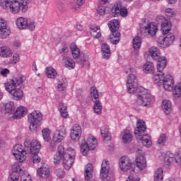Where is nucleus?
<instances>
[{"label":"nucleus","instance_id":"nucleus-20","mask_svg":"<svg viewBox=\"0 0 181 181\" xmlns=\"http://www.w3.org/2000/svg\"><path fill=\"white\" fill-rule=\"evenodd\" d=\"M37 176L42 179H49L50 177V168L47 165H43L37 169Z\"/></svg>","mask_w":181,"mask_h":181},{"label":"nucleus","instance_id":"nucleus-56","mask_svg":"<svg viewBox=\"0 0 181 181\" xmlns=\"http://www.w3.org/2000/svg\"><path fill=\"white\" fill-rule=\"evenodd\" d=\"M20 181H32V175L29 173L25 172L21 175Z\"/></svg>","mask_w":181,"mask_h":181},{"label":"nucleus","instance_id":"nucleus-63","mask_svg":"<svg viewBox=\"0 0 181 181\" xmlns=\"http://www.w3.org/2000/svg\"><path fill=\"white\" fill-rule=\"evenodd\" d=\"M84 4H86V0H76V5L78 8H81Z\"/></svg>","mask_w":181,"mask_h":181},{"label":"nucleus","instance_id":"nucleus-19","mask_svg":"<svg viewBox=\"0 0 181 181\" xmlns=\"http://www.w3.org/2000/svg\"><path fill=\"white\" fill-rule=\"evenodd\" d=\"M146 131V123H145V121L139 119L136 122V127L134 130V135L136 136V138H139L144 132Z\"/></svg>","mask_w":181,"mask_h":181},{"label":"nucleus","instance_id":"nucleus-4","mask_svg":"<svg viewBox=\"0 0 181 181\" xmlns=\"http://www.w3.org/2000/svg\"><path fill=\"white\" fill-rule=\"evenodd\" d=\"M0 6L12 15H18L21 12L26 13L29 9L27 0H0Z\"/></svg>","mask_w":181,"mask_h":181},{"label":"nucleus","instance_id":"nucleus-42","mask_svg":"<svg viewBox=\"0 0 181 181\" xmlns=\"http://www.w3.org/2000/svg\"><path fill=\"white\" fill-rule=\"evenodd\" d=\"M154 181H163V168H158L154 172Z\"/></svg>","mask_w":181,"mask_h":181},{"label":"nucleus","instance_id":"nucleus-32","mask_svg":"<svg viewBox=\"0 0 181 181\" xmlns=\"http://www.w3.org/2000/svg\"><path fill=\"white\" fill-rule=\"evenodd\" d=\"M167 91H173V97H174V98H181V82L177 83L175 85L174 83L173 89Z\"/></svg>","mask_w":181,"mask_h":181},{"label":"nucleus","instance_id":"nucleus-12","mask_svg":"<svg viewBox=\"0 0 181 181\" xmlns=\"http://www.w3.org/2000/svg\"><path fill=\"white\" fill-rule=\"evenodd\" d=\"M66 135H67V129L66 127L64 126H59L53 134L52 141L55 142V144H60V142L64 141Z\"/></svg>","mask_w":181,"mask_h":181},{"label":"nucleus","instance_id":"nucleus-46","mask_svg":"<svg viewBox=\"0 0 181 181\" xmlns=\"http://www.w3.org/2000/svg\"><path fill=\"white\" fill-rule=\"evenodd\" d=\"M93 111L97 115H101L103 114V104H101L100 100L94 102Z\"/></svg>","mask_w":181,"mask_h":181},{"label":"nucleus","instance_id":"nucleus-36","mask_svg":"<svg viewBox=\"0 0 181 181\" xmlns=\"http://www.w3.org/2000/svg\"><path fill=\"white\" fill-rule=\"evenodd\" d=\"M80 151L82 155H83V156H87V155L90 153L91 148H90L88 144H87V141H86V139H83L81 141Z\"/></svg>","mask_w":181,"mask_h":181},{"label":"nucleus","instance_id":"nucleus-10","mask_svg":"<svg viewBox=\"0 0 181 181\" xmlns=\"http://www.w3.org/2000/svg\"><path fill=\"white\" fill-rule=\"evenodd\" d=\"M173 42H175V35L172 33L161 35L157 39V44L161 49H168L173 45Z\"/></svg>","mask_w":181,"mask_h":181},{"label":"nucleus","instance_id":"nucleus-8","mask_svg":"<svg viewBox=\"0 0 181 181\" xmlns=\"http://www.w3.org/2000/svg\"><path fill=\"white\" fill-rule=\"evenodd\" d=\"M28 122H30V131L35 132L43 119V115L39 110H34L28 115Z\"/></svg>","mask_w":181,"mask_h":181},{"label":"nucleus","instance_id":"nucleus-30","mask_svg":"<svg viewBox=\"0 0 181 181\" xmlns=\"http://www.w3.org/2000/svg\"><path fill=\"white\" fill-rule=\"evenodd\" d=\"M136 138L137 139H140L144 146H146V148H151V146H152V139H151V136H149V134H141L139 137Z\"/></svg>","mask_w":181,"mask_h":181},{"label":"nucleus","instance_id":"nucleus-33","mask_svg":"<svg viewBox=\"0 0 181 181\" xmlns=\"http://www.w3.org/2000/svg\"><path fill=\"white\" fill-rule=\"evenodd\" d=\"M45 74L47 78H51L52 80H54L56 77H57V70L53 68V66H47L45 69Z\"/></svg>","mask_w":181,"mask_h":181},{"label":"nucleus","instance_id":"nucleus-34","mask_svg":"<svg viewBox=\"0 0 181 181\" xmlns=\"http://www.w3.org/2000/svg\"><path fill=\"white\" fill-rule=\"evenodd\" d=\"M143 71L146 74H153L155 73V65L151 62H146L143 66Z\"/></svg>","mask_w":181,"mask_h":181},{"label":"nucleus","instance_id":"nucleus-27","mask_svg":"<svg viewBox=\"0 0 181 181\" xmlns=\"http://www.w3.org/2000/svg\"><path fill=\"white\" fill-rule=\"evenodd\" d=\"M12 54H13V52L9 47L2 46L0 47V57L10 59V57H12Z\"/></svg>","mask_w":181,"mask_h":181},{"label":"nucleus","instance_id":"nucleus-47","mask_svg":"<svg viewBox=\"0 0 181 181\" xmlns=\"http://www.w3.org/2000/svg\"><path fill=\"white\" fill-rule=\"evenodd\" d=\"M100 134L103 139H105V141H111V134H110V132L108 131V128H107V127L103 126L101 127Z\"/></svg>","mask_w":181,"mask_h":181},{"label":"nucleus","instance_id":"nucleus-53","mask_svg":"<svg viewBox=\"0 0 181 181\" xmlns=\"http://www.w3.org/2000/svg\"><path fill=\"white\" fill-rule=\"evenodd\" d=\"M26 29H28V30L33 32V30L36 29V21L33 20H28Z\"/></svg>","mask_w":181,"mask_h":181},{"label":"nucleus","instance_id":"nucleus-58","mask_svg":"<svg viewBox=\"0 0 181 181\" xmlns=\"http://www.w3.org/2000/svg\"><path fill=\"white\" fill-rule=\"evenodd\" d=\"M57 177H59V179H63V177H64L66 176V173L64 172V170L63 169H57L55 172Z\"/></svg>","mask_w":181,"mask_h":181},{"label":"nucleus","instance_id":"nucleus-50","mask_svg":"<svg viewBox=\"0 0 181 181\" xmlns=\"http://www.w3.org/2000/svg\"><path fill=\"white\" fill-rule=\"evenodd\" d=\"M11 57V58H10L9 59V63L11 64H18V63L21 62V55L18 52H16L13 54H12V57Z\"/></svg>","mask_w":181,"mask_h":181},{"label":"nucleus","instance_id":"nucleus-6","mask_svg":"<svg viewBox=\"0 0 181 181\" xmlns=\"http://www.w3.org/2000/svg\"><path fill=\"white\" fill-rule=\"evenodd\" d=\"M139 29L144 36H151L155 37L159 31L158 24L154 22L144 21L139 24Z\"/></svg>","mask_w":181,"mask_h":181},{"label":"nucleus","instance_id":"nucleus-44","mask_svg":"<svg viewBox=\"0 0 181 181\" xmlns=\"http://www.w3.org/2000/svg\"><path fill=\"white\" fill-rule=\"evenodd\" d=\"M58 108L62 118H67L69 117V112H67V105L66 104L60 103Z\"/></svg>","mask_w":181,"mask_h":181},{"label":"nucleus","instance_id":"nucleus-3","mask_svg":"<svg viewBox=\"0 0 181 181\" xmlns=\"http://www.w3.org/2000/svg\"><path fill=\"white\" fill-rule=\"evenodd\" d=\"M76 159V150L71 147H69L64 150V146H59L57 153L54 156V165H59L60 160H62L64 168L69 170L71 169L73 163Z\"/></svg>","mask_w":181,"mask_h":181},{"label":"nucleus","instance_id":"nucleus-41","mask_svg":"<svg viewBox=\"0 0 181 181\" xmlns=\"http://www.w3.org/2000/svg\"><path fill=\"white\" fill-rule=\"evenodd\" d=\"M6 114H13L15 111V103L8 101L4 104Z\"/></svg>","mask_w":181,"mask_h":181},{"label":"nucleus","instance_id":"nucleus-1","mask_svg":"<svg viewBox=\"0 0 181 181\" xmlns=\"http://www.w3.org/2000/svg\"><path fill=\"white\" fill-rule=\"evenodd\" d=\"M135 69L133 68H129L126 70L127 76V90L129 94H135V105L136 107H149L152 103V95H151V91L149 90L139 86L138 87V78L134 74Z\"/></svg>","mask_w":181,"mask_h":181},{"label":"nucleus","instance_id":"nucleus-17","mask_svg":"<svg viewBox=\"0 0 181 181\" xmlns=\"http://www.w3.org/2000/svg\"><path fill=\"white\" fill-rule=\"evenodd\" d=\"M11 35V29L8 27L6 20L0 18V38L6 39Z\"/></svg>","mask_w":181,"mask_h":181},{"label":"nucleus","instance_id":"nucleus-11","mask_svg":"<svg viewBox=\"0 0 181 181\" xmlns=\"http://www.w3.org/2000/svg\"><path fill=\"white\" fill-rule=\"evenodd\" d=\"M111 13L112 16H122L125 18L128 16V10L125 7H122L121 1H117L111 8Z\"/></svg>","mask_w":181,"mask_h":181},{"label":"nucleus","instance_id":"nucleus-7","mask_svg":"<svg viewBox=\"0 0 181 181\" xmlns=\"http://www.w3.org/2000/svg\"><path fill=\"white\" fill-rule=\"evenodd\" d=\"M25 81H26V76L23 75L7 79L4 83L5 90L7 93H11L18 87H22Z\"/></svg>","mask_w":181,"mask_h":181},{"label":"nucleus","instance_id":"nucleus-13","mask_svg":"<svg viewBox=\"0 0 181 181\" xmlns=\"http://www.w3.org/2000/svg\"><path fill=\"white\" fill-rule=\"evenodd\" d=\"M111 171V167L110 166V161L104 160L102 162L101 169H100V179L102 180H110V172Z\"/></svg>","mask_w":181,"mask_h":181},{"label":"nucleus","instance_id":"nucleus-18","mask_svg":"<svg viewBox=\"0 0 181 181\" xmlns=\"http://www.w3.org/2000/svg\"><path fill=\"white\" fill-rule=\"evenodd\" d=\"M119 168L122 172H127L132 168V161L128 156H123L119 160Z\"/></svg>","mask_w":181,"mask_h":181},{"label":"nucleus","instance_id":"nucleus-48","mask_svg":"<svg viewBox=\"0 0 181 181\" xmlns=\"http://www.w3.org/2000/svg\"><path fill=\"white\" fill-rule=\"evenodd\" d=\"M162 108L165 114H169L172 111V102L170 100H165L162 103Z\"/></svg>","mask_w":181,"mask_h":181},{"label":"nucleus","instance_id":"nucleus-49","mask_svg":"<svg viewBox=\"0 0 181 181\" xmlns=\"http://www.w3.org/2000/svg\"><path fill=\"white\" fill-rule=\"evenodd\" d=\"M50 134H52V132H50V129L46 128L43 129L42 130V136L45 142H49L50 139H52L50 137Z\"/></svg>","mask_w":181,"mask_h":181},{"label":"nucleus","instance_id":"nucleus-14","mask_svg":"<svg viewBox=\"0 0 181 181\" xmlns=\"http://www.w3.org/2000/svg\"><path fill=\"white\" fill-rule=\"evenodd\" d=\"M157 21L161 23V31L163 35H168L172 29V22L163 16H158Z\"/></svg>","mask_w":181,"mask_h":181},{"label":"nucleus","instance_id":"nucleus-2","mask_svg":"<svg viewBox=\"0 0 181 181\" xmlns=\"http://www.w3.org/2000/svg\"><path fill=\"white\" fill-rule=\"evenodd\" d=\"M157 60V71L158 73L153 75V82L158 87L163 86V88L165 91H170L173 88V84H175V78L170 74L163 73V70L168 66V59L166 57H160Z\"/></svg>","mask_w":181,"mask_h":181},{"label":"nucleus","instance_id":"nucleus-51","mask_svg":"<svg viewBox=\"0 0 181 181\" xmlns=\"http://www.w3.org/2000/svg\"><path fill=\"white\" fill-rule=\"evenodd\" d=\"M90 97L92 100H98V98H100V93H98L97 88L92 87L90 88Z\"/></svg>","mask_w":181,"mask_h":181},{"label":"nucleus","instance_id":"nucleus-40","mask_svg":"<svg viewBox=\"0 0 181 181\" xmlns=\"http://www.w3.org/2000/svg\"><path fill=\"white\" fill-rule=\"evenodd\" d=\"M90 35L95 37V39H99V37H101V30L100 29V27L96 25H91Z\"/></svg>","mask_w":181,"mask_h":181},{"label":"nucleus","instance_id":"nucleus-45","mask_svg":"<svg viewBox=\"0 0 181 181\" xmlns=\"http://www.w3.org/2000/svg\"><path fill=\"white\" fill-rule=\"evenodd\" d=\"M142 45V39L139 35L135 36L132 40V46L134 50H139Z\"/></svg>","mask_w":181,"mask_h":181},{"label":"nucleus","instance_id":"nucleus-35","mask_svg":"<svg viewBox=\"0 0 181 181\" xmlns=\"http://www.w3.org/2000/svg\"><path fill=\"white\" fill-rule=\"evenodd\" d=\"M70 51L74 59H78L80 57V48H78V46L75 42H72L70 45Z\"/></svg>","mask_w":181,"mask_h":181},{"label":"nucleus","instance_id":"nucleus-62","mask_svg":"<svg viewBox=\"0 0 181 181\" xmlns=\"http://www.w3.org/2000/svg\"><path fill=\"white\" fill-rule=\"evenodd\" d=\"M69 52V47L64 45L59 49L60 54H64V53H67Z\"/></svg>","mask_w":181,"mask_h":181},{"label":"nucleus","instance_id":"nucleus-29","mask_svg":"<svg viewBox=\"0 0 181 181\" xmlns=\"http://www.w3.org/2000/svg\"><path fill=\"white\" fill-rule=\"evenodd\" d=\"M62 62L64 66L69 70H73L76 67V62L71 57H64Z\"/></svg>","mask_w":181,"mask_h":181},{"label":"nucleus","instance_id":"nucleus-5","mask_svg":"<svg viewBox=\"0 0 181 181\" xmlns=\"http://www.w3.org/2000/svg\"><path fill=\"white\" fill-rule=\"evenodd\" d=\"M24 146H25V148H29V152L32 162L34 163H40L42 159L37 154L42 148V144H40V141L38 140H33L31 141L29 140H25L24 142Z\"/></svg>","mask_w":181,"mask_h":181},{"label":"nucleus","instance_id":"nucleus-39","mask_svg":"<svg viewBox=\"0 0 181 181\" xmlns=\"http://www.w3.org/2000/svg\"><path fill=\"white\" fill-rule=\"evenodd\" d=\"M110 40L112 45H118L119 40H121V33L118 31L112 32V34L110 35Z\"/></svg>","mask_w":181,"mask_h":181},{"label":"nucleus","instance_id":"nucleus-55","mask_svg":"<svg viewBox=\"0 0 181 181\" xmlns=\"http://www.w3.org/2000/svg\"><path fill=\"white\" fill-rule=\"evenodd\" d=\"M166 141H168V137L166 136V134H162L160 135L157 144L158 145H165L166 144Z\"/></svg>","mask_w":181,"mask_h":181},{"label":"nucleus","instance_id":"nucleus-43","mask_svg":"<svg viewBox=\"0 0 181 181\" xmlns=\"http://www.w3.org/2000/svg\"><path fill=\"white\" fill-rule=\"evenodd\" d=\"M108 27L111 32H118L119 29V21L118 20H112L108 23Z\"/></svg>","mask_w":181,"mask_h":181},{"label":"nucleus","instance_id":"nucleus-60","mask_svg":"<svg viewBox=\"0 0 181 181\" xmlns=\"http://www.w3.org/2000/svg\"><path fill=\"white\" fill-rule=\"evenodd\" d=\"M175 163L181 165V150L175 153Z\"/></svg>","mask_w":181,"mask_h":181},{"label":"nucleus","instance_id":"nucleus-21","mask_svg":"<svg viewBox=\"0 0 181 181\" xmlns=\"http://www.w3.org/2000/svg\"><path fill=\"white\" fill-rule=\"evenodd\" d=\"M148 53L153 60H158V59H160L162 54L160 49L156 46L150 47Z\"/></svg>","mask_w":181,"mask_h":181},{"label":"nucleus","instance_id":"nucleus-9","mask_svg":"<svg viewBox=\"0 0 181 181\" xmlns=\"http://www.w3.org/2000/svg\"><path fill=\"white\" fill-rule=\"evenodd\" d=\"M11 152L15 159L18 162H20V163L25 162L28 158V153H26V150H25V147L22 144H16L13 146Z\"/></svg>","mask_w":181,"mask_h":181},{"label":"nucleus","instance_id":"nucleus-15","mask_svg":"<svg viewBox=\"0 0 181 181\" xmlns=\"http://www.w3.org/2000/svg\"><path fill=\"white\" fill-rule=\"evenodd\" d=\"M81 134H83V130L79 124H74L70 129V138L72 141H75V142L80 141Z\"/></svg>","mask_w":181,"mask_h":181},{"label":"nucleus","instance_id":"nucleus-59","mask_svg":"<svg viewBox=\"0 0 181 181\" xmlns=\"http://www.w3.org/2000/svg\"><path fill=\"white\" fill-rule=\"evenodd\" d=\"M11 73V71H9L7 68H0V74L3 77H8V75Z\"/></svg>","mask_w":181,"mask_h":181},{"label":"nucleus","instance_id":"nucleus-31","mask_svg":"<svg viewBox=\"0 0 181 181\" xmlns=\"http://www.w3.org/2000/svg\"><path fill=\"white\" fill-rule=\"evenodd\" d=\"M8 93L12 95L13 99L16 101H19L23 98V90L19 88H16V89H13Z\"/></svg>","mask_w":181,"mask_h":181},{"label":"nucleus","instance_id":"nucleus-61","mask_svg":"<svg viewBox=\"0 0 181 181\" xmlns=\"http://www.w3.org/2000/svg\"><path fill=\"white\" fill-rule=\"evenodd\" d=\"M98 13L99 15H105V6H99L97 9Z\"/></svg>","mask_w":181,"mask_h":181},{"label":"nucleus","instance_id":"nucleus-28","mask_svg":"<svg viewBox=\"0 0 181 181\" xmlns=\"http://www.w3.org/2000/svg\"><path fill=\"white\" fill-rule=\"evenodd\" d=\"M136 165L140 170L146 169V158L144 155H139L136 158Z\"/></svg>","mask_w":181,"mask_h":181},{"label":"nucleus","instance_id":"nucleus-64","mask_svg":"<svg viewBox=\"0 0 181 181\" xmlns=\"http://www.w3.org/2000/svg\"><path fill=\"white\" fill-rule=\"evenodd\" d=\"M141 179L139 178H136L134 177V175H129L127 179L126 180V181H140Z\"/></svg>","mask_w":181,"mask_h":181},{"label":"nucleus","instance_id":"nucleus-26","mask_svg":"<svg viewBox=\"0 0 181 181\" xmlns=\"http://www.w3.org/2000/svg\"><path fill=\"white\" fill-rule=\"evenodd\" d=\"M28 18L18 17L16 20V26L19 30H25L28 26Z\"/></svg>","mask_w":181,"mask_h":181},{"label":"nucleus","instance_id":"nucleus-37","mask_svg":"<svg viewBox=\"0 0 181 181\" xmlns=\"http://www.w3.org/2000/svg\"><path fill=\"white\" fill-rule=\"evenodd\" d=\"M102 57L105 60H108L111 57V49H110V45L107 44H103L102 47Z\"/></svg>","mask_w":181,"mask_h":181},{"label":"nucleus","instance_id":"nucleus-52","mask_svg":"<svg viewBox=\"0 0 181 181\" xmlns=\"http://www.w3.org/2000/svg\"><path fill=\"white\" fill-rule=\"evenodd\" d=\"M165 15L168 18H175L176 16V11L173 8H167L165 9Z\"/></svg>","mask_w":181,"mask_h":181},{"label":"nucleus","instance_id":"nucleus-22","mask_svg":"<svg viewBox=\"0 0 181 181\" xmlns=\"http://www.w3.org/2000/svg\"><path fill=\"white\" fill-rule=\"evenodd\" d=\"M26 114H28V108L25 106H19L13 113V118H14V119H21V118H23Z\"/></svg>","mask_w":181,"mask_h":181},{"label":"nucleus","instance_id":"nucleus-38","mask_svg":"<svg viewBox=\"0 0 181 181\" xmlns=\"http://www.w3.org/2000/svg\"><path fill=\"white\" fill-rule=\"evenodd\" d=\"M94 172V166L93 164L88 163L85 166V179L86 180H90L93 177V173Z\"/></svg>","mask_w":181,"mask_h":181},{"label":"nucleus","instance_id":"nucleus-23","mask_svg":"<svg viewBox=\"0 0 181 181\" xmlns=\"http://www.w3.org/2000/svg\"><path fill=\"white\" fill-rule=\"evenodd\" d=\"M121 137L123 144H130L132 142V139H134V135L129 129H124L121 132Z\"/></svg>","mask_w":181,"mask_h":181},{"label":"nucleus","instance_id":"nucleus-54","mask_svg":"<svg viewBox=\"0 0 181 181\" xmlns=\"http://www.w3.org/2000/svg\"><path fill=\"white\" fill-rule=\"evenodd\" d=\"M57 88L59 91H64L67 88V83L64 80L59 81Z\"/></svg>","mask_w":181,"mask_h":181},{"label":"nucleus","instance_id":"nucleus-24","mask_svg":"<svg viewBox=\"0 0 181 181\" xmlns=\"http://www.w3.org/2000/svg\"><path fill=\"white\" fill-rule=\"evenodd\" d=\"M11 169L13 170L12 173H15L16 175H19V176H22L23 173H25V167L22 165L21 162H16L11 166Z\"/></svg>","mask_w":181,"mask_h":181},{"label":"nucleus","instance_id":"nucleus-57","mask_svg":"<svg viewBox=\"0 0 181 181\" xmlns=\"http://www.w3.org/2000/svg\"><path fill=\"white\" fill-rule=\"evenodd\" d=\"M19 179H21V175H19V174L11 173V174L8 177V181H19Z\"/></svg>","mask_w":181,"mask_h":181},{"label":"nucleus","instance_id":"nucleus-16","mask_svg":"<svg viewBox=\"0 0 181 181\" xmlns=\"http://www.w3.org/2000/svg\"><path fill=\"white\" fill-rule=\"evenodd\" d=\"M159 158L161 159V160H164V163L167 166L172 165L174 162L176 163V155L170 151L166 153H160Z\"/></svg>","mask_w":181,"mask_h":181},{"label":"nucleus","instance_id":"nucleus-25","mask_svg":"<svg viewBox=\"0 0 181 181\" xmlns=\"http://www.w3.org/2000/svg\"><path fill=\"white\" fill-rule=\"evenodd\" d=\"M86 144L90 148V151H94L97 148L98 141L97 138L92 134H88L85 139Z\"/></svg>","mask_w":181,"mask_h":181}]
</instances>
